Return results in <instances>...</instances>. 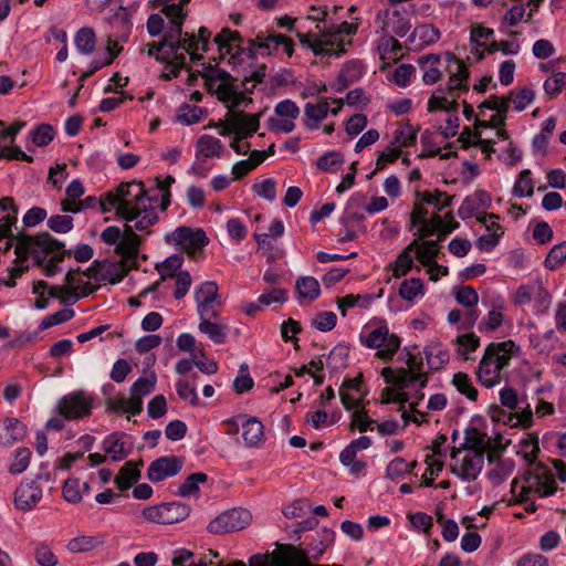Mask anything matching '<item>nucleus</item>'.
Here are the masks:
<instances>
[{
	"instance_id": "obj_17",
	"label": "nucleus",
	"mask_w": 566,
	"mask_h": 566,
	"mask_svg": "<svg viewBox=\"0 0 566 566\" xmlns=\"http://www.w3.org/2000/svg\"><path fill=\"white\" fill-rule=\"evenodd\" d=\"M93 398L84 391L64 396L57 403V410L66 420H75L91 415Z\"/></svg>"
},
{
	"instance_id": "obj_30",
	"label": "nucleus",
	"mask_w": 566,
	"mask_h": 566,
	"mask_svg": "<svg viewBox=\"0 0 566 566\" xmlns=\"http://www.w3.org/2000/svg\"><path fill=\"white\" fill-rule=\"evenodd\" d=\"M418 64L423 69L422 81L426 85H433L441 80V57L439 55L428 54L420 56Z\"/></svg>"
},
{
	"instance_id": "obj_52",
	"label": "nucleus",
	"mask_w": 566,
	"mask_h": 566,
	"mask_svg": "<svg viewBox=\"0 0 566 566\" xmlns=\"http://www.w3.org/2000/svg\"><path fill=\"white\" fill-rule=\"evenodd\" d=\"M457 345V353L463 359H469L470 354L475 352L480 346V338L474 333H467L460 335L454 340Z\"/></svg>"
},
{
	"instance_id": "obj_12",
	"label": "nucleus",
	"mask_w": 566,
	"mask_h": 566,
	"mask_svg": "<svg viewBox=\"0 0 566 566\" xmlns=\"http://www.w3.org/2000/svg\"><path fill=\"white\" fill-rule=\"evenodd\" d=\"M407 368L384 367L381 376L385 381L403 382L418 385L419 390L423 389L428 384V375L422 371V359L411 353H407Z\"/></svg>"
},
{
	"instance_id": "obj_7",
	"label": "nucleus",
	"mask_w": 566,
	"mask_h": 566,
	"mask_svg": "<svg viewBox=\"0 0 566 566\" xmlns=\"http://www.w3.org/2000/svg\"><path fill=\"white\" fill-rule=\"evenodd\" d=\"M134 224L125 223L123 227L109 226L101 233V240L114 247L116 254L126 260L134 259L139 253L142 235L137 234Z\"/></svg>"
},
{
	"instance_id": "obj_18",
	"label": "nucleus",
	"mask_w": 566,
	"mask_h": 566,
	"mask_svg": "<svg viewBox=\"0 0 566 566\" xmlns=\"http://www.w3.org/2000/svg\"><path fill=\"white\" fill-rule=\"evenodd\" d=\"M167 241L178 245L188 254H196L208 244V238L203 230L189 227H179L167 237Z\"/></svg>"
},
{
	"instance_id": "obj_63",
	"label": "nucleus",
	"mask_w": 566,
	"mask_h": 566,
	"mask_svg": "<svg viewBox=\"0 0 566 566\" xmlns=\"http://www.w3.org/2000/svg\"><path fill=\"white\" fill-rule=\"evenodd\" d=\"M417 465L416 461L407 462L402 458H395L387 467V475L390 479H396L409 473Z\"/></svg>"
},
{
	"instance_id": "obj_44",
	"label": "nucleus",
	"mask_w": 566,
	"mask_h": 566,
	"mask_svg": "<svg viewBox=\"0 0 566 566\" xmlns=\"http://www.w3.org/2000/svg\"><path fill=\"white\" fill-rule=\"evenodd\" d=\"M33 557L38 566H56L59 564V556L53 544L45 541L35 543Z\"/></svg>"
},
{
	"instance_id": "obj_57",
	"label": "nucleus",
	"mask_w": 566,
	"mask_h": 566,
	"mask_svg": "<svg viewBox=\"0 0 566 566\" xmlns=\"http://www.w3.org/2000/svg\"><path fill=\"white\" fill-rule=\"evenodd\" d=\"M505 119H506V113H496V114L492 115L489 120L476 119V128H482V127L496 128L497 129L496 130L497 138L502 139V140H506V139H509V134L503 128V126L505 125Z\"/></svg>"
},
{
	"instance_id": "obj_59",
	"label": "nucleus",
	"mask_w": 566,
	"mask_h": 566,
	"mask_svg": "<svg viewBox=\"0 0 566 566\" xmlns=\"http://www.w3.org/2000/svg\"><path fill=\"white\" fill-rule=\"evenodd\" d=\"M206 481L207 475L205 473H192L180 484L178 494L184 497L196 494L199 491V484H202Z\"/></svg>"
},
{
	"instance_id": "obj_20",
	"label": "nucleus",
	"mask_w": 566,
	"mask_h": 566,
	"mask_svg": "<svg viewBox=\"0 0 566 566\" xmlns=\"http://www.w3.org/2000/svg\"><path fill=\"white\" fill-rule=\"evenodd\" d=\"M250 50H260L262 54L271 55L280 53V45H284V53L292 56L294 52V43L292 39L277 33L260 32L255 39L250 40Z\"/></svg>"
},
{
	"instance_id": "obj_56",
	"label": "nucleus",
	"mask_w": 566,
	"mask_h": 566,
	"mask_svg": "<svg viewBox=\"0 0 566 566\" xmlns=\"http://www.w3.org/2000/svg\"><path fill=\"white\" fill-rule=\"evenodd\" d=\"M452 384L457 388V390L464 395L470 400H476L478 390L473 386L470 377L465 373H457L453 375Z\"/></svg>"
},
{
	"instance_id": "obj_42",
	"label": "nucleus",
	"mask_w": 566,
	"mask_h": 566,
	"mask_svg": "<svg viewBox=\"0 0 566 566\" xmlns=\"http://www.w3.org/2000/svg\"><path fill=\"white\" fill-rule=\"evenodd\" d=\"M417 245V240H413L409 245H407L400 254L397 256L396 261L390 264V269L392 270V274L396 279H399L406 275L413 266V258L411 255L415 247Z\"/></svg>"
},
{
	"instance_id": "obj_47",
	"label": "nucleus",
	"mask_w": 566,
	"mask_h": 566,
	"mask_svg": "<svg viewBox=\"0 0 566 566\" xmlns=\"http://www.w3.org/2000/svg\"><path fill=\"white\" fill-rule=\"evenodd\" d=\"M298 297L313 302L321 294V287L318 281L313 276H302L296 281L295 284Z\"/></svg>"
},
{
	"instance_id": "obj_34",
	"label": "nucleus",
	"mask_w": 566,
	"mask_h": 566,
	"mask_svg": "<svg viewBox=\"0 0 566 566\" xmlns=\"http://www.w3.org/2000/svg\"><path fill=\"white\" fill-rule=\"evenodd\" d=\"M391 385L382 389L380 401L381 403H399L403 407V405L409 401V395L405 390L410 386L409 382H396V381H386Z\"/></svg>"
},
{
	"instance_id": "obj_9",
	"label": "nucleus",
	"mask_w": 566,
	"mask_h": 566,
	"mask_svg": "<svg viewBox=\"0 0 566 566\" xmlns=\"http://www.w3.org/2000/svg\"><path fill=\"white\" fill-rule=\"evenodd\" d=\"M301 44L310 49L315 55H340L346 52V46L352 43L350 40L339 36V33L332 29L327 31L296 32Z\"/></svg>"
},
{
	"instance_id": "obj_50",
	"label": "nucleus",
	"mask_w": 566,
	"mask_h": 566,
	"mask_svg": "<svg viewBox=\"0 0 566 566\" xmlns=\"http://www.w3.org/2000/svg\"><path fill=\"white\" fill-rule=\"evenodd\" d=\"M417 140V129L409 123H400L395 130L392 143L401 149L412 146Z\"/></svg>"
},
{
	"instance_id": "obj_10",
	"label": "nucleus",
	"mask_w": 566,
	"mask_h": 566,
	"mask_svg": "<svg viewBox=\"0 0 566 566\" xmlns=\"http://www.w3.org/2000/svg\"><path fill=\"white\" fill-rule=\"evenodd\" d=\"M377 18H382L381 29L387 34V36L381 40V44L379 45L381 59H385V55L390 53L389 57L396 60L399 51L401 50V45L394 36L389 34L394 33L396 35L403 36L409 30V25L401 19L397 11L390 12L389 10H385L384 12H379Z\"/></svg>"
},
{
	"instance_id": "obj_5",
	"label": "nucleus",
	"mask_w": 566,
	"mask_h": 566,
	"mask_svg": "<svg viewBox=\"0 0 566 566\" xmlns=\"http://www.w3.org/2000/svg\"><path fill=\"white\" fill-rule=\"evenodd\" d=\"M521 355V347L513 340L490 343L479 363L476 378L479 382L492 388L504 379V370L513 357Z\"/></svg>"
},
{
	"instance_id": "obj_61",
	"label": "nucleus",
	"mask_w": 566,
	"mask_h": 566,
	"mask_svg": "<svg viewBox=\"0 0 566 566\" xmlns=\"http://www.w3.org/2000/svg\"><path fill=\"white\" fill-rule=\"evenodd\" d=\"M400 155L401 148L391 142L378 156L374 174L382 170L388 164L397 160Z\"/></svg>"
},
{
	"instance_id": "obj_32",
	"label": "nucleus",
	"mask_w": 566,
	"mask_h": 566,
	"mask_svg": "<svg viewBox=\"0 0 566 566\" xmlns=\"http://www.w3.org/2000/svg\"><path fill=\"white\" fill-rule=\"evenodd\" d=\"M222 150L223 145L221 140L210 135L200 136L196 144L197 158L203 160L213 157L219 158L222 154Z\"/></svg>"
},
{
	"instance_id": "obj_37",
	"label": "nucleus",
	"mask_w": 566,
	"mask_h": 566,
	"mask_svg": "<svg viewBox=\"0 0 566 566\" xmlns=\"http://www.w3.org/2000/svg\"><path fill=\"white\" fill-rule=\"evenodd\" d=\"M0 208L3 216L0 217V240L9 237L11 227L17 222V208L14 207L13 199L4 197L0 199Z\"/></svg>"
},
{
	"instance_id": "obj_33",
	"label": "nucleus",
	"mask_w": 566,
	"mask_h": 566,
	"mask_svg": "<svg viewBox=\"0 0 566 566\" xmlns=\"http://www.w3.org/2000/svg\"><path fill=\"white\" fill-rule=\"evenodd\" d=\"M423 353L428 366L433 370L442 369L450 359L449 350L438 342H432L427 345Z\"/></svg>"
},
{
	"instance_id": "obj_13",
	"label": "nucleus",
	"mask_w": 566,
	"mask_h": 566,
	"mask_svg": "<svg viewBox=\"0 0 566 566\" xmlns=\"http://www.w3.org/2000/svg\"><path fill=\"white\" fill-rule=\"evenodd\" d=\"M43 482H51L50 473H42L33 480L22 481L14 491V507L22 512L35 509L43 496Z\"/></svg>"
},
{
	"instance_id": "obj_26",
	"label": "nucleus",
	"mask_w": 566,
	"mask_h": 566,
	"mask_svg": "<svg viewBox=\"0 0 566 566\" xmlns=\"http://www.w3.org/2000/svg\"><path fill=\"white\" fill-rule=\"evenodd\" d=\"M27 433V427L17 418H6L0 422V444L12 446L21 441Z\"/></svg>"
},
{
	"instance_id": "obj_28",
	"label": "nucleus",
	"mask_w": 566,
	"mask_h": 566,
	"mask_svg": "<svg viewBox=\"0 0 566 566\" xmlns=\"http://www.w3.org/2000/svg\"><path fill=\"white\" fill-rule=\"evenodd\" d=\"M506 310L505 301L502 296L496 295L491 300L490 311L480 325L481 331L493 332L497 329L504 321V311Z\"/></svg>"
},
{
	"instance_id": "obj_40",
	"label": "nucleus",
	"mask_w": 566,
	"mask_h": 566,
	"mask_svg": "<svg viewBox=\"0 0 566 566\" xmlns=\"http://www.w3.org/2000/svg\"><path fill=\"white\" fill-rule=\"evenodd\" d=\"M266 158V153L252 150L250 157L245 160H240L235 163L232 167V180H238L247 176L251 170L256 168L260 164H262Z\"/></svg>"
},
{
	"instance_id": "obj_19",
	"label": "nucleus",
	"mask_w": 566,
	"mask_h": 566,
	"mask_svg": "<svg viewBox=\"0 0 566 566\" xmlns=\"http://www.w3.org/2000/svg\"><path fill=\"white\" fill-rule=\"evenodd\" d=\"M300 116L298 106L291 99L281 101L274 108V116L268 122L271 130L291 133L295 128V120Z\"/></svg>"
},
{
	"instance_id": "obj_6",
	"label": "nucleus",
	"mask_w": 566,
	"mask_h": 566,
	"mask_svg": "<svg viewBox=\"0 0 566 566\" xmlns=\"http://www.w3.org/2000/svg\"><path fill=\"white\" fill-rule=\"evenodd\" d=\"M157 376L154 371L139 377L130 387L129 397L117 396L106 401L107 409L113 412L139 415L143 410V398L150 395L156 386Z\"/></svg>"
},
{
	"instance_id": "obj_46",
	"label": "nucleus",
	"mask_w": 566,
	"mask_h": 566,
	"mask_svg": "<svg viewBox=\"0 0 566 566\" xmlns=\"http://www.w3.org/2000/svg\"><path fill=\"white\" fill-rule=\"evenodd\" d=\"M440 90H437V92H434L429 101H428V112L429 113H433V112H438V111H444L447 113H457L458 112V103H457V95L454 94V92L450 93L449 92V95H450V98L447 97V96H443V95H440L439 94Z\"/></svg>"
},
{
	"instance_id": "obj_45",
	"label": "nucleus",
	"mask_w": 566,
	"mask_h": 566,
	"mask_svg": "<svg viewBox=\"0 0 566 566\" xmlns=\"http://www.w3.org/2000/svg\"><path fill=\"white\" fill-rule=\"evenodd\" d=\"M142 464V461H128L119 470L118 474L115 478V483L120 491L129 489L132 484L138 480V478L140 476L139 465Z\"/></svg>"
},
{
	"instance_id": "obj_14",
	"label": "nucleus",
	"mask_w": 566,
	"mask_h": 566,
	"mask_svg": "<svg viewBox=\"0 0 566 566\" xmlns=\"http://www.w3.org/2000/svg\"><path fill=\"white\" fill-rule=\"evenodd\" d=\"M190 507L181 502L161 503L144 507L142 515L149 523L175 524L186 520Z\"/></svg>"
},
{
	"instance_id": "obj_4",
	"label": "nucleus",
	"mask_w": 566,
	"mask_h": 566,
	"mask_svg": "<svg viewBox=\"0 0 566 566\" xmlns=\"http://www.w3.org/2000/svg\"><path fill=\"white\" fill-rule=\"evenodd\" d=\"M103 211L115 210L116 214L127 222L134 221V228L139 232L149 233L159 219L147 195L143 182L132 181L120 184L114 191L99 200Z\"/></svg>"
},
{
	"instance_id": "obj_53",
	"label": "nucleus",
	"mask_w": 566,
	"mask_h": 566,
	"mask_svg": "<svg viewBox=\"0 0 566 566\" xmlns=\"http://www.w3.org/2000/svg\"><path fill=\"white\" fill-rule=\"evenodd\" d=\"M423 283L420 279L411 277L401 282L399 295L407 302H413L418 296L423 295Z\"/></svg>"
},
{
	"instance_id": "obj_1",
	"label": "nucleus",
	"mask_w": 566,
	"mask_h": 566,
	"mask_svg": "<svg viewBox=\"0 0 566 566\" xmlns=\"http://www.w3.org/2000/svg\"><path fill=\"white\" fill-rule=\"evenodd\" d=\"M190 0H157L161 6L160 12L169 22V29L159 42L145 44L143 52L148 56L155 57L159 62L174 65L172 75H178V69L186 64L188 53L192 61L201 59V52L208 50L211 32L201 27L198 35L193 33H182V24L188 15V4Z\"/></svg>"
},
{
	"instance_id": "obj_27",
	"label": "nucleus",
	"mask_w": 566,
	"mask_h": 566,
	"mask_svg": "<svg viewBox=\"0 0 566 566\" xmlns=\"http://www.w3.org/2000/svg\"><path fill=\"white\" fill-rule=\"evenodd\" d=\"M329 112L327 98H322L317 103H307L304 107V125L307 129L318 128L319 124L326 118Z\"/></svg>"
},
{
	"instance_id": "obj_62",
	"label": "nucleus",
	"mask_w": 566,
	"mask_h": 566,
	"mask_svg": "<svg viewBox=\"0 0 566 566\" xmlns=\"http://www.w3.org/2000/svg\"><path fill=\"white\" fill-rule=\"evenodd\" d=\"M542 290V284L539 282H532V283H528V284H524V285H521L514 296H513V302L516 304V305H524V304H527L532 301V297L533 295L535 294V292H538Z\"/></svg>"
},
{
	"instance_id": "obj_39",
	"label": "nucleus",
	"mask_w": 566,
	"mask_h": 566,
	"mask_svg": "<svg viewBox=\"0 0 566 566\" xmlns=\"http://www.w3.org/2000/svg\"><path fill=\"white\" fill-rule=\"evenodd\" d=\"M66 197L61 201V208L64 212L77 213L81 211L78 201L84 195V186L80 180H73L66 188Z\"/></svg>"
},
{
	"instance_id": "obj_49",
	"label": "nucleus",
	"mask_w": 566,
	"mask_h": 566,
	"mask_svg": "<svg viewBox=\"0 0 566 566\" xmlns=\"http://www.w3.org/2000/svg\"><path fill=\"white\" fill-rule=\"evenodd\" d=\"M417 199L423 203L432 206L436 210L440 211L450 206L451 197L446 192L438 189L433 191L417 192Z\"/></svg>"
},
{
	"instance_id": "obj_15",
	"label": "nucleus",
	"mask_w": 566,
	"mask_h": 566,
	"mask_svg": "<svg viewBox=\"0 0 566 566\" xmlns=\"http://www.w3.org/2000/svg\"><path fill=\"white\" fill-rule=\"evenodd\" d=\"M517 489L518 480L515 479L512 482V493L517 496V502H526L530 500L531 493H536L538 496L552 495L556 490V482L549 474L543 473L541 476L530 473L525 478V484L520 488V491Z\"/></svg>"
},
{
	"instance_id": "obj_21",
	"label": "nucleus",
	"mask_w": 566,
	"mask_h": 566,
	"mask_svg": "<svg viewBox=\"0 0 566 566\" xmlns=\"http://www.w3.org/2000/svg\"><path fill=\"white\" fill-rule=\"evenodd\" d=\"M94 291V286L90 282H83L77 272L70 271L66 274V283L64 285H48V294L50 297L72 296L74 300L87 296Z\"/></svg>"
},
{
	"instance_id": "obj_31",
	"label": "nucleus",
	"mask_w": 566,
	"mask_h": 566,
	"mask_svg": "<svg viewBox=\"0 0 566 566\" xmlns=\"http://www.w3.org/2000/svg\"><path fill=\"white\" fill-rule=\"evenodd\" d=\"M493 29L486 28L483 24H474L471 27L470 43L472 53L476 55L478 60L484 57V46L488 45L489 40L493 36Z\"/></svg>"
},
{
	"instance_id": "obj_25",
	"label": "nucleus",
	"mask_w": 566,
	"mask_h": 566,
	"mask_svg": "<svg viewBox=\"0 0 566 566\" xmlns=\"http://www.w3.org/2000/svg\"><path fill=\"white\" fill-rule=\"evenodd\" d=\"M241 429L242 439L247 448H259L264 443V426L256 417L244 416Z\"/></svg>"
},
{
	"instance_id": "obj_54",
	"label": "nucleus",
	"mask_w": 566,
	"mask_h": 566,
	"mask_svg": "<svg viewBox=\"0 0 566 566\" xmlns=\"http://www.w3.org/2000/svg\"><path fill=\"white\" fill-rule=\"evenodd\" d=\"M75 45L83 54H91L95 50L96 36L91 28H82L75 35Z\"/></svg>"
},
{
	"instance_id": "obj_2",
	"label": "nucleus",
	"mask_w": 566,
	"mask_h": 566,
	"mask_svg": "<svg viewBox=\"0 0 566 566\" xmlns=\"http://www.w3.org/2000/svg\"><path fill=\"white\" fill-rule=\"evenodd\" d=\"M14 253L17 256L14 265L9 269L7 279L0 277V286L13 287L15 279L29 270L27 261L30 258L35 265L43 268L46 276H53L60 271L59 264L65 255L63 244L48 232L18 238Z\"/></svg>"
},
{
	"instance_id": "obj_11",
	"label": "nucleus",
	"mask_w": 566,
	"mask_h": 566,
	"mask_svg": "<svg viewBox=\"0 0 566 566\" xmlns=\"http://www.w3.org/2000/svg\"><path fill=\"white\" fill-rule=\"evenodd\" d=\"M361 342L368 348L376 349V356L385 363L392 360L401 345L400 337L391 333L386 324L369 332Z\"/></svg>"
},
{
	"instance_id": "obj_58",
	"label": "nucleus",
	"mask_w": 566,
	"mask_h": 566,
	"mask_svg": "<svg viewBox=\"0 0 566 566\" xmlns=\"http://www.w3.org/2000/svg\"><path fill=\"white\" fill-rule=\"evenodd\" d=\"M63 499L69 503H80L83 496V490L81 488L80 480L76 478H70L63 483L62 488Z\"/></svg>"
},
{
	"instance_id": "obj_55",
	"label": "nucleus",
	"mask_w": 566,
	"mask_h": 566,
	"mask_svg": "<svg viewBox=\"0 0 566 566\" xmlns=\"http://www.w3.org/2000/svg\"><path fill=\"white\" fill-rule=\"evenodd\" d=\"M513 195L518 198L532 197L534 193V181L531 178V170L524 169L520 172L512 190Z\"/></svg>"
},
{
	"instance_id": "obj_35",
	"label": "nucleus",
	"mask_w": 566,
	"mask_h": 566,
	"mask_svg": "<svg viewBox=\"0 0 566 566\" xmlns=\"http://www.w3.org/2000/svg\"><path fill=\"white\" fill-rule=\"evenodd\" d=\"M200 323L198 328L201 333L206 334L216 344H223L227 338L228 328L226 325L217 321H211L216 316H199Z\"/></svg>"
},
{
	"instance_id": "obj_29",
	"label": "nucleus",
	"mask_w": 566,
	"mask_h": 566,
	"mask_svg": "<svg viewBox=\"0 0 566 566\" xmlns=\"http://www.w3.org/2000/svg\"><path fill=\"white\" fill-rule=\"evenodd\" d=\"M455 300L462 306L470 308L465 315V321L469 326H473L479 318V313L474 308L479 302L476 291L471 286H461L455 293Z\"/></svg>"
},
{
	"instance_id": "obj_64",
	"label": "nucleus",
	"mask_w": 566,
	"mask_h": 566,
	"mask_svg": "<svg viewBox=\"0 0 566 566\" xmlns=\"http://www.w3.org/2000/svg\"><path fill=\"white\" fill-rule=\"evenodd\" d=\"M565 260H566V241L554 245L549 250V252L545 259V265H546V268L554 270L557 266H559Z\"/></svg>"
},
{
	"instance_id": "obj_43",
	"label": "nucleus",
	"mask_w": 566,
	"mask_h": 566,
	"mask_svg": "<svg viewBox=\"0 0 566 566\" xmlns=\"http://www.w3.org/2000/svg\"><path fill=\"white\" fill-rule=\"evenodd\" d=\"M375 296L373 294H347L343 297H338L336 303L343 316H346V312L353 307L368 308L374 302Z\"/></svg>"
},
{
	"instance_id": "obj_23",
	"label": "nucleus",
	"mask_w": 566,
	"mask_h": 566,
	"mask_svg": "<svg viewBox=\"0 0 566 566\" xmlns=\"http://www.w3.org/2000/svg\"><path fill=\"white\" fill-rule=\"evenodd\" d=\"M184 467V459L177 455L161 457L154 460L148 470L149 481L157 483L165 479L177 475Z\"/></svg>"
},
{
	"instance_id": "obj_22",
	"label": "nucleus",
	"mask_w": 566,
	"mask_h": 566,
	"mask_svg": "<svg viewBox=\"0 0 566 566\" xmlns=\"http://www.w3.org/2000/svg\"><path fill=\"white\" fill-rule=\"evenodd\" d=\"M199 316H218L221 306L216 282L208 281L198 286L195 293Z\"/></svg>"
},
{
	"instance_id": "obj_41",
	"label": "nucleus",
	"mask_w": 566,
	"mask_h": 566,
	"mask_svg": "<svg viewBox=\"0 0 566 566\" xmlns=\"http://www.w3.org/2000/svg\"><path fill=\"white\" fill-rule=\"evenodd\" d=\"M102 541L97 536L78 535L66 543V551L72 554L90 553L97 549Z\"/></svg>"
},
{
	"instance_id": "obj_16",
	"label": "nucleus",
	"mask_w": 566,
	"mask_h": 566,
	"mask_svg": "<svg viewBox=\"0 0 566 566\" xmlns=\"http://www.w3.org/2000/svg\"><path fill=\"white\" fill-rule=\"evenodd\" d=\"M252 515L250 511L244 509H233L226 511L213 518L209 525L208 531L211 534H227L245 528L250 525Z\"/></svg>"
},
{
	"instance_id": "obj_60",
	"label": "nucleus",
	"mask_w": 566,
	"mask_h": 566,
	"mask_svg": "<svg viewBox=\"0 0 566 566\" xmlns=\"http://www.w3.org/2000/svg\"><path fill=\"white\" fill-rule=\"evenodd\" d=\"M344 163L343 156L337 151H328L317 159V168L323 171L335 172Z\"/></svg>"
},
{
	"instance_id": "obj_8",
	"label": "nucleus",
	"mask_w": 566,
	"mask_h": 566,
	"mask_svg": "<svg viewBox=\"0 0 566 566\" xmlns=\"http://www.w3.org/2000/svg\"><path fill=\"white\" fill-rule=\"evenodd\" d=\"M484 444V438L479 436L472 442V448L453 450L451 452V472L463 481L475 480L484 465V455L473 448L483 447Z\"/></svg>"
},
{
	"instance_id": "obj_48",
	"label": "nucleus",
	"mask_w": 566,
	"mask_h": 566,
	"mask_svg": "<svg viewBox=\"0 0 566 566\" xmlns=\"http://www.w3.org/2000/svg\"><path fill=\"white\" fill-rule=\"evenodd\" d=\"M416 256L423 266H428L436 262V258L439 253V245L437 241L426 240L418 242L415 247Z\"/></svg>"
},
{
	"instance_id": "obj_36",
	"label": "nucleus",
	"mask_w": 566,
	"mask_h": 566,
	"mask_svg": "<svg viewBox=\"0 0 566 566\" xmlns=\"http://www.w3.org/2000/svg\"><path fill=\"white\" fill-rule=\"evenodd\" d=\"M213 41L218 45L221 54L227 53L235 55L239 52L242 36L238 31L223 29L219 34L214 36Z\"/></svg>"
},
{
	"instance_id": "obj_24",
	"label": "nucleus",
	"mask_w": 566,
	"mask_h": 566,
	"mask_svg": "<svg viewBox=\"0 0 566 566\" xmlns=\"http://www.w3.org/2000/svg\"><path fill=\"white\" fill-rule=\"evenodd\" d=\"M447 72L449 74L448 92L469 90V70L467 65L453 54H448Z\"/></svg>"
},
{
	"instance_id": "obj_38",
	"label": "nucleus",
	"mask_w": 566,
	"mask_h": 566,
	"mask_svg": "<svg viewBox=\"0 0 566 566\" xmlns=\"http://www.w3.org/2000/svg\"><path fill=\"white\" fill-rule=\"evenodd\" d=\"M440 39V31L432 24H420L413 29L409 41L417 48L432 44Z\"/></svg>"
},
{
	"instance_id": "obj_51",
	"label": "nucleus",
	"mask_w": 566,
	"mask_h": 566,
	"mask_svg": "<svg viewBox=\"0 0 566 566\" xmlns=\"http://www.w3.org/2000/svg\"><path fill=\"white\" fill-rule=\"evenodd\" d=\"M281 558L284 566H311L306 560V554L292 545L281 547Z\"/></svg>"
},
{
	"instance_id": "obj_3",
	"label": "nucleus",
	"mask_w": 566,
	"mask_h": 566,
	"mask_svg": "<svg viewBox=\"0 0 566 566\" xmlns=\"http://www.w3.org/2000/svg\"><path fill=\"white\" fill-rule=\"evenodd\" d=\"M206 85L227 108V123L235 136L250 137L260 126V114H249L238 111L252 102L243 92H239L235 80L226 71L210 67L205 73Z\"/></svg>"
}]
</instances>
